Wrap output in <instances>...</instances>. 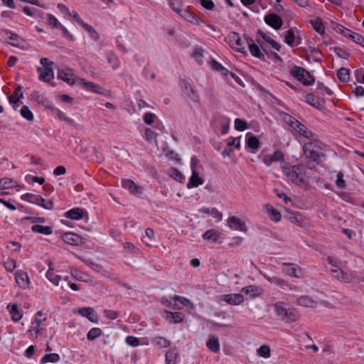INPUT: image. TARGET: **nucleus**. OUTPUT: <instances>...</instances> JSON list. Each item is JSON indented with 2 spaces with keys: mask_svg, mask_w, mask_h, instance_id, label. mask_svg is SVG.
<instances>
[{
  "mask_svg": "<svg viewBox=\"0 0 364 364\" xmlns=\"http://www.w3.org/2000/svg\"><path fill=\"white\" fill-rule=\"evenodd\" d=\"M282 172L292 183L301 186L305 183L306 167L303 164L290 166L287 164L282 166Z\"/></svg>",
  "mask_w": 364,
  "mask_h": 364,
  "instance_id": "f257e3e1",
  "label": "nucleus"
},
{
  "mask_svg": "<svg viewBox=\"0 0 364 364\" xmlns=\"http://www.w3.org/2000/svg\"><path fill=\"white\" fill-rule=\"evenodd\" d=\"M303 151L305 156L310 159L315 164H319L321 158L325 156L318 142H307L303 146Z\"/></svg>",
  "mask_w": 364,
  "mask_h": 364,
  "instance_id": "f03ea898",
  "label": "nucleus"
},
{
  "mask_svg": "<svg viewBox=\"0 0 364 364\" xmlns=\"http://www.w3.org/2000/svg\"><path fill=\"white\" fill-rule=\"evenodd\" d=\"M274 310L278 316L285 323H292L299 318L297 311L294 309L287 308L283 302H277L274 304Z\"/></svg>",
  "mask_w": 364,
  "mask_h": 364,
  "instance_id": "7ed1b4c3",
  "label": "nucleus"
},
{
  "mask_svg": "<svg viewBox=\"0 0 364 364\" xmlns=\"http://www.w3.org/2000/svg\"><path fill=\"white\" fill-rule=\"evenodd\" d=\"M180 86L182 89L183 95L188 102L195 104L200 102V95L196 87L185 80H182L180 82Z\"/></svg>",
  "mask_w": 364,
  "mask_h": 364,
  "instance_id": "20e7f679",
  "label": "nucleus"
},
{
  "mask_svg": "<svg viewBox=\"0 0 364 364\" xmlns=\"http://www.w3.org/2000/svg\"><path fill=\"white\" fill-rule=\"evenodd\" d=\"M290 74L305 85H311L314 83V78L304 68L294 66L290 70Z\"/></svg>",
  "mask_w": 364,
  "mask_h": 364,
  "instance_id": "39448f33",
  "label": "nucleus"
},
{
  "mask_svg": "<svg viewBox=\"0 0 364 364\" xmlns=\"http://www.w3.org/2000/svg\"><path fill=\"white\" fill-rule=\"evenodd\" d=\"M58 77L66 82L69 85H74L79 82V78L74 71L70 68L60 70L58 71Z\"/></svg>",
  "mask_w": 364,
  "mask_h": 364,
  "instance_id": "423d86ee",
  "label": "nucleus"
},
{
  "mask_svg": "<svg viewBox=\"0 0 364 364\" xmlns=\"http://www.w3.org/2000/svg\"><path fill=\"white\" fill-rule=\"evenodd\" d=\"M229 38L232 43V47L237 51L242 53H246L245 45L248 43L246 41H242L239 34L236 32H231L229 35Z\"/></svg>",
  "mask_w": 364,
  "mask_h": 364,
  "instance_id": "0eeeda50",
  "label": "nucleus"
},
{
  "mask_svg": "<svg viewBox=\"0 0 364 364\" xmlns=\"http://www.w3.org/2000/svg\"><path fill=\"white\" fill-rule=\"evenodd\" d=\"M282 265L286 267L284 272L287 275L295 278H301L304 276L302 269L297 264L294 263L284 262L282 263Z\"/></svg>",
  "mask_w": 364,
  "mask_h": 364,
  "instance_id": "6e6552de",
  "label": "nucleus"
},
{
  "mask_svg": "<svg viewBox=\"0 0 364 364\" xmlns=\"http://www.w3.org/2000/svg\"><path fill=\"white\" fill-rule=\"evenodd\" d=\"M264 22L275 30L280 29L283 25L282 18L275 14H268L264 16Z\"/></svg>",
  "mask_w": 364,
  "mask_h": 364,
  "instance_id": "1a4fd4ad",
  "label": "nucleus"
},
{
  "mask_svg": "<svg viewBox=\"0 0 364 364\" xmlns=\"http://www.w3.org/2000/svg\"><path fill=\"white\" fill-rule=\"evenodd\" d=\"M340 272L338 274L334 275V277L340 281L345 283H353L355 282L356 272L350 270L345 272L343 269H339Z\"/></svg>",
  "mask_w": 364,
  "mask_h": 364,
  "instance_id": "9d476101",
  "label": "nucleus"
},
{
  "mask_svg": "<svg viewBox=\"0 0 364 364\" xmlns=\"http://www.w3.org/2000/svg\"><path fill=\"white\" fill-rule=\"evenodd\" d=\"M284 42L291 47L298 46L301 43V38L296 37L292 28L289 29L283 33Z\"/></svg>",
  "mask_w": 364,
  "mask_h": 364,
  "instance_id": "9b49d317",
  "label": "nucleus"
},
{
  "mask_svg": "<svg viewBox=\"0 0 364 364\" xmlns=\"http://www.w3.org/2000/svg\"><path fill=\"white\" fill-rule=\"evenodd\" d=\"M37 71L39 74V80L50 82L54 78V73L52 67L38 68Z\"/></svg>",
  "mask_w": 364,
  "mask_h": 364,
  "instance_id": "f8f14e48",
  "label": "nucleus"
},
{
  "mask_svg": "<svg viewBox=\"0 0 364 364\" xmlns=\"http://www.w3.org/2000/svg\"><path fill=\"white\" fill-rule=\"evenodd\" d=\"M228 226L230 228L235 230L245 232L247 230L245 224L239 218L232 216L228 220Z\"/></svg>",
  "mask_w": 364,
  "mask_h": 364,
  "instance_id": "ddd939ff",
  "label": "nucleus"
},
{
  "mask_svg": "<svg viewBox=\"0 0 364 364\" xmlns=\"http://www.w3.org/2000/svg\"><path fill=\"white\" fill-rule=\"evenodd\" d=\"M63 240L71 245H78L82 243V237L73 232H66L62 236Z\"/></svg>",
  "mask_w": 364,
  "mask_h": 364,
  "instance_id": "4468645a",
  "label": "nucleus"
},
{
  "mask_svg": "<svg viewBox=\"0 0 364 364\" xmlns=\"http://www.w3.org/2000/svg\"><path fill=\"white\" fill-rule=\"evenodd\" d=\"M77 313L82 316L86 317L92 323H97V316L95 314L94 309L91 307H83L77 310Z\"/></svg>",
  "mask_w": 364,
  "mask_h": 364,
  "instance_id": "2eb2a0df",
  "label": "nucleus"
},
{
  "mask_svg": "<svg viewBox=\"0 0 364 364\" xmlns=\"http://www.w3.org/2000/svg\"><path fill=\"white\" fill-rule=\"evenodd\" d=\"M223 300L231 305H239L244 301L242 294H231L223 296Z\"/></svg>",
  "mask_w": 364,
  "mask_h": 364,
  "instance_id": "dca6fc26",
  "label": "nucleus"
},
{
  "mask_svg": "<svg viewBox=\"0 0 364 364\" xmlns=\"http://www.w3.org/2000/svg\"><path fill=\"white\" fill-rule=\"evenodd\" d=\"M15 276L16 282L19 287L23 289L28 287L29 279L26 272L22 271L16 272Z\"/></svg>",
  "mask_w": 364,
  "mask_h": 364,
  "instance_id": "f3484780",
  "label": "nucleus"
},
{
  "mask_svg": "<svg viewBox=\"0 0 364 364\" xmlns=\"http://www.w3.org/2000/svg\"><path fill=\"white\" fill-rule=\"evenodd\" d=\"M122 186L127 189L131 193L136 194L141 192V188L136 185L135 183L130 179H124L122 181Z\"/></svg>",
  "mask_w": 364,
  "mask_h": 364,
  "instance_id": "a211bd4d",
  "label": "nucleus"
},
{
  "mask_svg": "<svg viewBox=\"0 0 364 364\" xmlns=\"http://www.w3.org/2000/svg\"><path fill=\"white\" fill-rule=\"evenodd\" d=\"M299 306L314 308L317 306V301L309 296H301L296 300Z\"/></svg>",
  "mask_w": 364,
  "mask_h": 364,
  "instance_id": "6ab92c4d",
  "label": "nucleus"
},
{
  "mask_svg": "<svg viewBox=\"0 0 364 364\" xmlns=\"http://www.w3.org/2000/svg\"><path fill=\"white\" fill-rule=\"evenodd\" d=\"M241 292L245 295H250V299H254L261 294V289L255 285H250L243 287L241 289Z\"/></svg>",
  "mask_w": 364,
  "mask_h": 364,
  "instance_id": "aec40b11",
  "label": "nucleus"
},
{
  "mask_svg": "<svg viewBox=\"0 0 364 364\" xmlns=\"http://www.w3.org/2000/svg\"><path fill=\"white\" fill-rule=\"evenodd\" d=\"M288 218L292 223H294L300 227H303L306 224L304 218L299 212L289 213Z\"/></svg>",
  "mask_w": 364,
  "mask_h": 364,
  "instance_id": "412c9836",
  "label": "nucleus"
},
{
  "mask_svg": "<svg viewBox=\"0 0 364 364\" xmlns=\"http://www.w3.org/2000/svg\"><path fill=\"white\" fill-rule=\"evenodd\" d=\"M203 180L199 176L196 171H192V175L187 184L188 188H196L203 183Z\"/></svg>",
  "mask_w": 364,
  "mask_h": 364,
  "instance_id": "4be33fe9",
  "label": "nucleus"
},
{
  "mask_svg": "<svg viewBox=\"0 0 364 364\" xmlns=\"http://www.w3.org/2000/svg\"><path fill=\"white\" fill-rule=\"evenodd\" d=\"M264 278L272 284H276L282 289H285L287 287H289V289H291V285H289L288 282L279 277H269L267 275H264Z\"/></svg>",
  "mask_w": 364,
  "mask_h": 364,
  "instance_id": "5701e85b",
  "label": "nucleus"
},
{
  "mask_svg": "<svg viewBox=\"0 0 364 364\" xmlns=\"http://www.w3.org/2000/svg\"><path fill=\"white\" fill-rule=\"evenodd\" d=\"M304 102L316 109H321L323 107L318 97L312 93H309L305 96Z\"/></svg>",
  "mask_w": 364,
  "mask_h": 364,
  "instance_id": "b1692460",
  "label": "nucleus"
},
{
  "mask_svg": "<svg viewBox=\"0 0 364 364\" xmlns=\"http://www.w3.org/2000/svg\"><path fill=\"white\" fill-rule=\"evenodd\" d=\"M65 217L71 220H80L83 217V210L80 208L70 209L65 213Z\"/></svg>",
  "mask_w": 364,
  "mask_h": 364,
  "instance_id": "393cba45",
  "label": "nucleus"
},
{
  "mask_svg": "<svg viewBox=\"0 0 364 364\" xmlns=\"http://www.w3.org/2000/svg\"><path fill=\"white\" fill-rule=\"evenodd\" d=\"M179 15L186 21L195 24H198L200 21L197 16L187 9H183Z\"/></svg>",
  "mask_w": 364,
  "mask_h": 364,
  "instance_id": "a878e982",
  "label": "nucleus"
},
{
  "mask_svg": "<svg viewBox=\"0 0 364 364\" xmlns=\"http://www.w3.org/2000/svg\"><path fill=\"white\" fill-rule=\"evenodd\" d=\"M7 308L9 309L11 319L14 321L17 322L22 318V313L18 309V306L16 304L8 305Z\"/></svg>",
  "mask_w": 364,
  "mask_h": 364,
  "instance_id": "bb28decb",
  "label": "nucleus"
},
{
  "mask_svg": "<svg viewBox=\"0 0 364 364\" xmlns=\"http://www.w3.org/2000/svg\"><path fill=\"white\" fill-rule=\"evenodd\" d=\"M200 212L205 214L211 215L214 218H215L216 222H219L222 220L223 214L222 213L219 212L218 209L215 208H203L200 210Z\"/></svg>",
  "mask_w": 364,
  "mask_h": 364,
  "instance_id": "cd10ccee",
  "label": "nucleus"
},
{
  "mask_svg": "<svg viewBox=\"0 0 364 364\" xmlns=\"http://www.w3.org/2000/svg\"><path fill=\"white\" fill-rule=\"evenodd\" d=\"M296 132L299 134V135L309 139L310 140H314L316 134L310 131L305 125L303 124L297 129Z\"/></svg>",
  "mask_w": 364,
  "mask_h": 364,
  "instance_id": "c85d7f7f",
  "label": "nucleus"
},
{
  "mask_svg": "<svg viewBox=\"0 0 364 364\" xmlns=\"http://www.w3.org/2000/svg\"><path fill=\"white\" fill-rule=\"evenodd\" d=\"M33 232H38L42 235H48L53 232L52 228L50 226H42L41 225H34L31 227Z\"/></svg>",
  "mask_w": 364,
  "mask_h": 364,
  "instance_id": "c756f323",
  "label": "nucleus"
},
{
  "mask_svg": "<svg viewBox=\"0 0 364 364\" xmlns=\"http://www.w3.org/2000/svg\"><path fill=\"white\" fill-rule=\"evenodd\" d=\"M207 347L213 352L217 353L220 350V343L218 338L215 336H211L209 338L206 343Z\"/></svg>",
  "mask_w": 364,
  "mask_h": 364,
  "instance_id": "7c9ffc66",
  "label": "nucleus"
},
{
  "mask_svg": "<svg viewBox=\"0 0 364 364\" xmlns=\"http://www.w3.org/2000/svg\"><path fill=\"white\" fill-rule=\"evenodd\" d=\"M220 237V233L214 230V229H210L205 232V233L203 235V238L205 240H210L212 242H216Z\"/></svg>",
  "mask_w": 364,
  "mask_h": 364,
  "instance_id": "2f4dec72",
  "label": "nucleus"
},
{
  "mask_svg": "<svg viewBox=\"0 0 364 364\" xmlns=\"http://www.w3.org/2000/svg\"><path fill=\"white\" fill-rule=\"evenodd\" d=\"M23 200L38 205L41 202H43V198L38 195L32 193H26L21 196Z\"/></svg>",
  "mask_w": 364,
  "mask_h": 364,
  "instance_id": "473e14b6",
  "label": "nucleus"
},
{
  "mask_svg": "<svg viewBox=\"0 0 364 364\" xmlns=\"http://www.w3.org/2000/svg\"><path fill=\"white\" fill-rule=\"evenodd\" d=\"M79 85H82L87 90L93 91L95 92H100V87L91 82H87L83 78H79Z\"/></svg>",
  "mask_w": 364,
  "mask_h": 364,
  "instance_id": "72a5a7b5",
  "label": "nucleus"
},
{
  "mask_svg": "<svg viewBox=\"0 0 364 364\" xmlns=\"http://www.w3.org/2000/svg\"><path fill=\"white\" fill-rule=\"evenodd\" d=\"M166 318L174 323H181L183 321V315L180 312H170L166 311Z\"/></svg>",
  "mask_w": 364,
  "mask_h": 364,
  "instance_id": "f704fd0d",
  "label": "nucleus"
},
{
  "mask_svg": "<svg viewBox=\"0 0 364 364\" xmlns=\"http://www.w3.org/2000/svg\"><path fill=\"white\" fill-rule=\"evenodd\" d=\"M247 146L252 149V150L257 149L259 148V139L253 136L252 134L248 133L247 134Z\"/></svg>",
  "mask_w": 364,
  "mask_h": 364,
  "instance_id": "c9c22d12",
  "label": "nucleus"
},
{
  "mask_svg": "<svg viewBox=\"0 0 364 364\" xmlns=\"http://www.w3.org/2000/svg\"><path fill=\"white\" fill-rule=\"evenodd\" d=\"M60 360V355L58 353L46 354L41 360V364L47 363H56Z\"/></svg>",
  "mask_w": 364,
  "mask_h": 364,
  "instance_id": "e433bc0d",
  "label": "nucleus"
},
{
  "mask_svg": "<svg viewBox=\"0 0 364 364\" xmlns=\"http://www.w3.org/2000/svg\"><path fill=\"white\" fill-rule=\"evenodd\" d=\"M311 24L314 29L318 33L323 34L325 33V26L321 18H316V20L311 21Z\"/></svg>",
  "mask_w": 364,
  "mask_h": 364,
  "instance_id": "4c0bfd02",
  "label": "nucleus"
},
{
  "mask_svg": "<svg viewBox=\"0 0 364 364\" xmlns=\"http://www.w3.org/2000/svg\"><path fill=\"white\" fill-rule=\"evenodd\" d=\"M248 44H249L250 52L252 56L259 58V59L264 58V55L261 53V50L257 45H256L255 43H248Z\"/></svg>",
  "mask_w": 364,
  "mask_h": 364,
  "instance_id": "58836bf2",
  "label": "nucleus"
},
{
  "mask_svg": "<svg viewBox=\"0 0 364 364\" xmlns=\"http://www.w3.org/2000/svg\"><path fill=\"white\" fill-rule=\"evenodd\" d=\"M267 209L269 212V216L272 220L278 222L281 220V214L277 209L269 205H267Z\"/></svg>",
  "mask_w": 364,
  "mask_h": 364,
  "instance_id": "ea45409f",
  "label": "nucleus"
},
{
  "mask_svg": "<svg viewBox=\"0 0 364 364\" xmlns=\"http://www.w3.org/2000/svg\"><path fill=\"white\" fill-rule=\"evenodd\" d=\"M178 355V351L176 349H171L166 353V364H176V360Z\"/></svg>",
  "mask_w": 364,
  "mask_h": 364,
  "instance_id": "a19ab883",
  "label": "nucleus"
},
{
  "mask_svg": "<svg viewBox=\"0 0 364 364\" xmlns=\"http://www.w3.org/2000/svg\"><path fill=\"white\" fill-rule=\"evenodd\" d=\"M210 66L214 70L221 73V74L223 75H227L229 73L226 68H225L220 63L217 62L214 59H211Z\"/></svg>",
  "mask_w": 364,
  "mask_h": 364,
  "instance_id": "79ce46f5",
  "label": "nucleus"
},
{
  "mask_svg": "<svg viewBox=\"0 0 364 364\" xmlns=\"http://www.w3.org/2000/svg\"><path fill=\"white\" fill-rule=\"evenodd\" d=\"M333 29L337 33L342 34L343 36H345L346 38H349V36H350V35H351V33L353 32L351 30L346 28L343 26L338 24V23H335V26H333Z\"/></svg>",
  "mask_w": 364,
  "mask_h": 364,
  "instance_id": "37998d69",
  "label": "nucleus"
},
{
  "mask_svg": "<svg viewBox=\"0 0 364 364\" xmlns=\"http://www.w3.org/2000/svg\"><path fill=\"white\" fill-rule=\"evenodd\" d=\"M82 27L88 32L89 36L91 38H92L95 41H97L99 39V33L95 31V29L92 26L85 23L82 24Z\"/></svg>",
  "mask_w": 364,
  "mask_h": 364,
  "instance_id": "c03bdc74",
  "label": "nucleus"
},
{
  "mask_svg": "<svg viewBox=\"0 0 364 364\" xmlns=\"http://www.w3.org/2000/svg\"><path fill=\"white\" fill-rule=\"evenodd\" d=\"M46 277L53 284L58 285L59 281L60 280V277L56 274L54 272V270L51 268H49L46 273Z\"/></svg>",
  "mask_w": 364,
  "mask_h": 364,
  "instance_id": "a18cd8bd",
  "label": "nucleus"
},
{
  "mask_svg": "<svg viewBox=\"0 0 364 364\" xmlns=\"http://www.w3.org/2000/svg\"><path fill=\"white\" fill-rule=\"evenodd\" d=\"M337 77L342 82L348 81L350 78L348 70L345 68H340L337 72Z\"/></svg>",
  "mask_w": 364,
  "mask_h": 364,
  "instance_id": "49530a36",
  "label": "nucleus"
},
{
  "mask_svg": "<svg viewBox=\"0 0 364 364\" xmlns=\"http://www.w3.org/2000/svg\"><path fill=\"white\" fill-rule=\"evenodd\" d=\"M169 175L171 177L178 182H183L185 180L184 176L176 168H172L170 169Z\"/></svg>",
  "mask_w": 364,
  "mask_h": 364,
  "instance_id": "de8ad7c7",
  "label": "nucleus"
},
{
  "mask_svg": "<svg viewBox=\"0 0 364 364\" xmlns=\"http://www.w3.org/2000/svg\"><path fill=\"white\" fill-rule=\"evenodd\" d=\"M270 352H271L270 348L269 346H267V345H263V346H260L257 350V353L258 355H259L260 357L265 358L270 357V355H271Z\"/></svg>",
  "mask_w": 364,
  "mask_h": 364,
  "instance_id": "09e8293b",
  "label": "nucleus"
},
{
  "mask_svg": "<svg viewBox=\"0 0 364 364\" xmlns=\"http://www.w3.org/2000/svg\"><path fill=\"white\" fill-rule=\"evenodd\" d=\"M102 333V330L100 328H92L88 331L87 338L89 341H93L100 336Z\"/></svg>",
  "mask_w": 364,
  "mask_h": 364,
  "instance_id": "8fccbe9b",
  "label": "nucleus"
},
{
  "mask_svg": "<svg viewBox=\"0 0 364 364\" xmlns=\"http://www.w3.org/2000/svg\"><path fill=\"white\" fill-rule=\"evenodd\" d=\"M7 38L9 40V43L14 46H18L21 42V38L15 33H7Z\"/></svg>",
  "mask_w": 364,
  "mask_h": 364,
  "instance_id": "3c124183",
  "label": "nucleus"
},
{
  "mask_svg": "<svg viewBox=\"0 0 364 364\" xmlns=\"http://www.w3.org/2000/svg\"><path fill=\"white\" fill-rule=\"evenodd\" d=\"M47 23L50 26L53 28H60L62 26L58 19L52 14H47L46 17Z\"/></svg>",
  "mask_w": 364,
  "mask_h": 364,
  "instance_id": "603ef678",
  "label": "nucleus"
},
{
  "mask_svg": "<svg viewBox=\"0 0 364 364\" xmlns=\"http://www.w3.org/2000/svg\"><path fill=\"white\" fill-rule=\"evenodd\" d=\"M21 116L25 118L28 121H33V114L32 112L29 109V108L23 105L21 109Z\"/></svg>",
  "mask_w": 364,
  "mask_h": 364,
  "instance_id": "864d4df0",
  "label": "nucleus"
},
{
  "mask_svg": "<svg viewBox=\"0 0 364 364\" xmlns=\"http://www.w3.org/2000/svg\"><path fill=\"white\" fill-rule=\"evenodd\" d=\"M82 262L95 272H100L103 270V267L101 264L95 263L90 259H83Z\"/></svg>",
  "mask_w": 364,
  "mask_h": 364,
  "instance_id": "5fc2aeb1",
  "label": "nucleus"
},
{
  "mask_svg": "<svg viewBox=\"0 0 364 364\" xmlns=\"http://www.w3.org/2000/svg\"><path fill=\"white\" fill-rule=\"evenodd\" d=\"M16 182L11 179L4 178L0 179V190L11 188Z\"/></svg>",
  "mask_w": 364,
  "mask_h": 364,
  "instance_id": "6e6d98bb",
  "label": "nucleus"
},
{
  "mask_svg": "<svg viewBox=\"0 0 364 364\" xmlns=\"http://www.w3.org/2000/svg\"><path fill=\"white\" fill-rule=\"evenodd\" d=\"M203 55V49L200 47H196L194 49L192 56L200 64L202 63Z\"/></svg>",
  "mask_w": 364,
  "mask_h": 364,
  "instance_id": "4d7b16f0",
  "label": "nucleus"
},
{
  "mask_svg": "<svg viewBox=\"0 0 364 364\" xmlns=\"http://www.w3.org/2000/svg\"><path fill=\"white\" fill-rule=\"evenodd\" d=\"M235 128L238 131H244L247 128V122L240 118H236L235 120Z\"/></svg>",
  "mask_w": 364,
  "mask_h": 364,
  "instance_id": "13d9d810",
  "label": "nucleus"
},
{
  "mask_svg": "<svg viewBox=\"0 0 364 364\" xmlns=\"http://www.w3.org/2000/svg\"><path fill=\"white\" fill-rule=\"evenodd\" d=\"M123 247L125 250H127L129 253H138L139 252V249L135 247L132 243L126 242L123 243Z\"/></svg>",
  "mask_w": 364,
  "mask_h": 364,
  "instance_id": "bf43d9fd",
  "label": "nucleus"
},
{
  "mask_svg": "<svg viewBox=\"0 0 364 364\" xmlns=\"http://www.w3.org/2000/svg\"><path fill=\"white\" fill-rule=\"evenodd\" d=\"M31 96L33 99L36 100L38 103L46 105L48 102L47 98L40 95L38 92H33Z\"/></svg>",
  "mask_w": 364,
  "mask_h": 364,
  "instance_id": "052dcab7",
  "label": "nucleus"
},
{
  "mask_svg": "<svg viewBox=\"0 0 364 364\" xmlns=\"http://www.w3.org/2000/svg\"><path fill=\"white\" fill-rule=\"evenodd\" d=\"M287 122L291 126V127L296 132L301 124L300 122H299L297 119L291 116L289 117V121H287Z\"/></svg>",
  "mask_w": 364,
  "mask_h": 364,
  "instance_id": "680f3d73",
  "label": "nucleus"
},
{
  "mask_svg": "<svg viewBox=\"0 0 364 364\" xmlns=\"http://www.w3.org/2000/svg\"><path fill=\"white\" fill-rule=\"evenodd\" d=\"M103 314L106 318L110 320H114L119 316V313L117 311L107 309L104 310Z\"/></svg>",
  "mask_w": 364,
  "mask_h": 364,
  "instance_id": "e2e57ef3",
  "label": "nucleus"
},
{
  "mask_svg": "<svg viewBox=\"0 0 364 364\" xmlns=\"http://www.w3.org/2000/svg\"><path fill=\"white\" fill-rule=\"evenodd\" d=\"M156 344L159 346L161 348H166L169 346L170 342L169 341L166 340V338L163 337H157L155 339Z\"/></svg>",
  "mask_w": 364,
  "mask_h": 364,
  "instance_id": "0e129e2a",
  "label": "nucleus"
},
{
  "mask_svg": "<svg viewBox=\"0 0 364 364\" xmlns=\"http://www.w3.org/2000/svg\"><path fill=\"white\" fill-rule=\"evenodd\" d=\"M23 11L28 16H35L38 15V11L34 7L25 6Z\"/></svg>",
  "mask_w": 364,
  "mask_h": 364,
  "instance_id": "69168bd1",
  "label": "nucleus"
},
{
  "mask_svg": "<svg viewBox=\"0 0 364 364\" xmlns=\"http://www.w3.org/2000/svg\"><path fill=\"white\" fill-rule=\"evenodd\" d=\"M334 52L337 55L342 58L347 59L349 57V53L346 52L345 50H343L342 48L336 47L334 48Z\"/></svg>",
  "mask_w": 364,
  "mask_h": 364,
  "instance_id": "338daca9",
  "label": "nucleus"
},
{
  "mask_svg": "<svg viewBox=\"0 0 364 364\" xmlns=\"http://www.w3.org/2000/svg\"><path fill=\"white\" fill-rule=\"evenodd\" d=\"M155 117H156V115L154 114L151 113V112H147L144 115L143 119L146 124L150 125L154 122Z\"/></svg>",
  "mask_w": 364,
  "mask_h": 364,
  "instance_id": "774afa93",
  "label": "nucleus"
}]
</instances>
